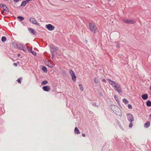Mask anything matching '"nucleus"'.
<instances>
[{
  "instance_id": "a19ab883",
  "label": "nucleus",
  "mask_w": 151,
  "mask_h": 151,
  "mask_svg": "<svg viewBox=\"0 0 151 151\" xmlns=\"http://www.w3.org/2000/svg\"><path fill=\"white\" fill-rule=\"evenodd\" d=\"M82 136H83V137H85V136H86V135H85V134H82Z\"/></svg>"
},
{
  "instance_id": "a18cd8bd",
  "label": "nucleus",
  "mask_w": 151,
  "mask_h": 151,
  "mask_svg": "<svg viewBox=\"0 0 151 151\" xmlns=\"http://www.w3.org/2000/svg\"><path fill=\"white\" fill-rule=\"evenodd\" d=\"M17 81L19 83V78H18L17 79Z\"/></svg>"
},
{
  "instance_id": "39448f33",
  "label": "nucleus",
  "mask_w": 151,
  "mask_h": 151,
  "mask_svg": "<svg viewBox=\"0 0 151 151\" xmlns=\"http://www.w3.org/2000/svg\"><path fill=\"white\" fill-rule=\"evenodd\" d=\"M46 27L48 30L50 31L53 30L55 28L54 27L50 24L46 25Z\"/></svg>"
},
{
  "instance_id": "aec40b11",
  "label": "nucleus",
  "mask_w": 151,
  "mask_h": 151,
  "mask_svg": "<svg viewBox=\"0 0 151 151\" xmlns=\"http://www.w3.org/2000/svg\"><path fill=\"white\" fill-rule=\"evenodd\" d=\"M6 37L5 36L2 37L1 38V40L2 42H4L6 41Z\"/></svg>"
},
{
  "instance_id": "2eb2a0df",
  "label": "nucleus",
  "mask_w": 151,
  "mask_h": 151,
  "mask_svg": "<svg viewBox=\"0 0 151 151\" xmlns=\"http://www.w3.org/2000/svg\"><path fill=\"white\" fill-rule=\"evenodd\" d=\"M27 4V3L26 2V1H23L22 2V3L20 5V6H24L26 5Z\"/></svg>"
},
{
  "instance_id": "79ce46f5",
  "label": "nucleus",
  "mask_w": 151,
  "mask_h": 151,
  "mask_svg": "<svg viewBox=\"0 0 151 151\" xmlns=\"http://www.w3.org/2000/svg\"><path fill=\"white\" fill-rule=\"evenodd\" d=\"M151 119V114L149 116V119Z\"/></svg>"
},
{
  "instance_id": "412c9836",
  "label": "nucleus",
  "mask_w": 151,
  "mask_h": 151,
  "mask_svg": "<svg viewBox=\"0 0 151 151\" xmlns=\"http://www.w3.org/2000/svg\"><path fill=\"white\" fill-rule=\"evenodd\" d=\"M48 82L47 80H45L43 81L41 83V84L42 85H46L47 84Z\"/></svg>"
},
{
  "instance_id": "c9c22d12",
  "label": "nucleus",
  "mask_w": 151,
  "mask_h": 151,
  "mask_svg": "<svg viewBox=\"0 0 151 151\" xmlns=\"http://www.w3.org/2000/svg\"><path fill=\"white\" fill-rule=\"evenodd\" d=\"M22 79V78H21V77H19V83H21Z\"/></svg>"
},
{
  "instance_id": "9b49d317",
  "label": "nucleus",
  "mask_w": 151,
  "mask_h": 151,
  "mask_svg": "<svg viewBox=\"0 0 151 151\" xmlns=\"http://www.w3.org/2000/svg\"><path fill=\"white\" fill-rule=\"evenodd\" d=\"M27 49L28 51L29 52H31L33 55H36V53L35 52L33 51H32V50H30L29 48V46H27Z\"/></svg>"
},
{
  "instance_id": "8fccbe9b",
  "label": "nucleus",
  "mask_w": 151,
  "mask_h": 151,
  "mask_svg": "<svg viewBox=\"0 0 151 151\" xmlns=\"http://www.w3.org/2000/svg\"><path fill=\"white\" fill-rule=\"evenodd\" d=\"M17 18H18V19H19V16H18V17H17Z\"/></svg>"
},
{
  "instance_id": "4c0bfd02",
  "label": "nucleus",
  "mask_w": 151,
  "mask_h": 151,
  "mask_svg": "<svg viewBox=\"0 0 151 151\" xmlns=\"http://www.w3.org/2000/svg\"><path fill=\"white\" fill-rule=\"evenodd\" d=\"M102 81L103 82H104L105 83H106V80L105 79H103Z\"/></svg>"
},
{
  "instance_id": "ea45409f",
  "label": "nucleus",
  "mask_w": 151,
  "mask_h": 151,
  "mask_svg": "<svg viewBox=\"0 0 151 151\" xmlns=\"http://www.w3.org/2000/svg\"><path fill=\"white\" fill-rule=\"evenodd\" d=\"M25 1H26V2L27 3L28 2L31 1V0H26Z\"/></svg>"
},
{
  "instance_id": "e433bc0d",
  "label": "nucleus",
  "mask_w": 151,
  "mask_h": 151,
  "mask_svg": "<svg viewBox=\"0 0 151 151\" xmlns=\"http://www.w3.org/2000/svg\"><path fill=\"white\" fill-rule=\"evenodd\" d=\"M14 2L17 3L19 1V0H14Z\"/></svg>"
},
{
  "instance_id": "c85d7f7f",
  "label": "nucleus",
  "mask_w": 151,
  "mask_h": 151,
  "mask_svg": "<svg viewBox=\"0 0 151 151\" xmlns=\"http://www.w3.org/2000/svg\"><path fill=\"white\" fill-rule=\"evenodd\" d=\"M116 114L117 115H118V116H122V113H121V112H119H119H118V113H116Z\"/></svg>"
},
{
  "instance_id": "cd10ccee",
  "label": "nucleus",
  "mask_w": 151,
  "mask_h": 151,
  "mask_svg": "<svg viewBox=\"0 0 151 151\" xmlns=\"http://www.w3.org/2000/svg\"><path fill=\"white\" fill-rule=\"evenodd\" d=\"M3 9L4 10V11L8 12L9 11L8 8L6 6Z\"/></svg>"
},
{
  "instance_id": "b1692460",
  "label": "nucleus",
  "mask_w": 151,
  "mask_h": 151,
  "mask_svg": "<svg viewBox=\"0 0 151 151\" xmlns=\"http://www.w3.org/2000/svg\"><path fill=\"white\" fill-rule=\"evenodd\" d=\"M123 102L126 104L129 102L127 100L125 99H123Z\"/></svg>"
},
{
  "instance_id": "09e8293b",
  "label": "nucleus",
  "mask_w": 151,
  "mask_h": 151,
  "mask_svg": "<svg viewBox=\"0 0 151 151\" xmlns=\"http://www.w3.org/2000/svg\"><path fill=\"white\" fill-rule=\"evenodd\" d=\"M19 53H18L17 54V56H19Z\"/></svg>"
},
{
  "instance_id": "c756f323",
  "label": "nucleus",
  "mask_w": 151,
  "mask_h": 151,
  "mask_svg": "<svg viewBox=\"0 0 151 151\" xmlns=\"http://www.w3.org/2000/svg\"><path fill=\"white\" fill-rule=\"evenodd\" d=\"M19 62L18 61H17V63H13V65L15 66H17V64H19L18 63Z\"/></svg>"
},
{
  "instance_id": "f3484780",
  "label": "nucleus",
  "mask_w": 151,
  "mask_h": 151,
  "mask_svg": "<svg viewBox=\"0 0 151 151\" xmlns=\"http://www.w3.org/2000/svg\"><path fill=\"white\" fill-rule=\"evenodd\" d=\"M146 105L147 106L150 107L151 106V101L148 100L146 103Z\"/></svg>"
},
{
  "instance_id": "58836bf2",
  "label": "nucleus",
  "mask_w": 151,
  "mask_h": 151,
  "mask_svg": "<svg viewBox=\"0 0 151 151\" xmlns=\"http://www.w3.org/2000/svg\"><path fill=\"white\" fill-rule=\"evenodd\" d=\"M4 10L3 9V10L1 11V13L2 14H4Z\"/></svg>"
},
{
  "instance_id": "5701e85b",
  "label": "nucleus",
  "mask_w": 151,
  "mask_h": 151,
  "mask_svg": "<svg viewBox=\"0 0 151 151\" xmlns=\"http://www.w3.org/2000/svg\"><path fill=\"white\" fill-rule=\"evenodd\" d=\"M79 88L81 91H83L84 88H83V86H82V84H79Z\"/></svg>"
},
{
  "instance_id": "7ed1b4c3",
  "label": "nucleus",
  "mask_w": 151,
  "mask_h": 151,
  "mask_svg": "<svg viewBox=\"0 0 151 151\" xmlns=\"http://www.w3.org/2000/svg\"><path fill=\"white\" fill-rule=\"evenodd\" d=\"M50 49L52 57H53L54 54L53 52L57 51L58 48L57 47H55L54 45H52L50 46Z\"/></svg>"
},
{
  "instance_id": "1a4fd4ad",
  "label": "nucleus",
  "mask_w": 151,
  "mask_h": 151,
  "mask_svg": "<svg viewBox=\"0 0 151 151\" xmlns=\"http://www.w3.org/2000/svg\"><path fill=\"white\" fill-rule=\"evenodd\" d=\"M50 88L49 86H44L42 87V89L45 91H48L50 90Z\"/></svg>"
},
{
  "instance_id": "f8f14e48",
  "label": "nucleus",
  "mask_w": 151,
  "mask_h": 151,
  "mask_svg": "<svg viewBox=\"0 0 151 151\" xmlns=\"http://www.w3.org/2000/svg\"><path fill=\"white\" fill-rule=\"evenodd\" d=\"M12 45L15 48H17L18 49H19V47H18V44L15 42H14L12 43Z\"/></svg>"
},
{
  "instance_id": "ddd939ff",
  "label": "nucleus",
  "mask_w": 151,
  "mask_h": 151,
  "mask_svg": "<svg viewBox=\"0 0 151 151\" xmlns=\"http://www.w3.org/2000/svg\"><path fill=\"white\" fill-rule=\"evenodd\" d=\"M141 96L142 98L144 100H145L148 98V95L147 94L142 95Z\"/></svg>"
},
{
  "instance_id": "423d86ee",
  "label": "nucleus",
  "mask_w": 151,
  "mask_h": 151,
  "mask_svg": "<svg viewBox=\"0 0 151 151\" xmlns=\"http://www.w3.org/2000/svg\"><path fill=\"white\" fill-rule=\"evenodd\" d=\"M29 21L32 23L34 24H36L38 25H39V23L37 22L35 18H31L29 19Z\"/></svg>"
},
{
  "instance_id": "473e14b6",
  "label": "nucleus",
  "mask_w": 151,
  "mask_h": 151,
  "mask_svg": "<svg viewBox=\"0 0 151 151\" xmlns=\"http://www.w3.org/2000/svg\"><path fill=\"white\" fill-rule=\"evenodd\" d=\"M24 19V18L22 17L19 16V21H22Z\"/></svg>"
},
{
  "instance_id": "393cba45",
  "label": "nucleus",
  "mask_w": 151,
  "mask_h": 151,
  "mask_svg": "<svg viewBox=\"0 0 151 151\" xmlns=\"http://www.w3.org/2000/svg\"><path fill=\"white\" fill-rule=\"evenodd\" d=\"M94 82L96 83H99V80L98 78H95L94 79Z\"/></svg>"
},
{
  "instance_id": "7c9ffc66",
  "label": "nucleus",
  "mask_w": 151,
  "mask_h": 151,
  "mask_svg": "<svg viewBox=\"0 0 151 151\" xmlns=\"http://www.w3.org/2000/svg\"><path fill=\"white\" fill-rule=\"evenodd\" d=\"M133 126V124L132 122H130L129 124V127L130 128H131Z\"/></svg>"
},
{
  "instance_id": "a211bd4d",
  "label": "nucleus",
  "mask_w": 151,
  "mask_h": 151,
  "mask_svg": "<svg viewBox=\"0 0 151 151\" xmlns=\"http://www.w3.org/2000/svg\"><path fill=\"white\" fill-rule=\"evenodd\" d=\"M42 70L45 72H47V69L45 66H43L42 68Z\"/></svg>"
},
{
  "instance_id": "6e6552de",
  "label": "nucleus",
  "mask_w": 151,
  "mask_h": 151,
  "mask_svg": "<svg viewBox=\"0 0 151 151\" xmlns=\"http://www.w3.org/2000/svg\"><path fill=\"white\" fill-rule=\"evenodd\" d=\"M19 49L22 50L25 52L27 51V49L25 46L22 44H19Z\"/></svg>"
},
{
  "instance_id": "0eeeda50",
  "label": "nucleus",
  "mask_w": 151,
  "mask_h": 151,
  "mask_svg": "<svg viewBox=\"0 0 151 151\" xmlns=\"http://www.w3.org/2000/svg\"><path fill=\"white\" fill-rule=\"evenodd\" d=\"M28 30L31 33L34 35L37 34L36 31L33 29L31 28H28Z\"/></svg>"
},
{
  "instance_id": "bb28decb",
  "label": "nucleus",
  "mask_w": 151,
  "mask_h": 151,
  "mask_svg": "<svg viewBox=\"0 0 151 151\" xmlns=\"http://www.w3.org/2000/svg\"><path fill=\"white\" fill-rule=\"evenodd\" d=\"M0 6L1 7H3V8H4L6 6L4 4H0Z\"/></svg>"
},
{
  "instance_id": "de8ad7c7",
  "label": "nucleus",
  "mask_w": 151,
  "mask_h": 151,
  "mask_svg": "<svg viewBox=\"0 0 151 151\" xmlns=\"http://www.w3.org/2000/svg\"><path fill=\"white\" fill-rule=\"evenodd\" d=\"M150 90H151V86H150Z\"/></svg>"
},
{
  "instance_id": "2f4dec72",
  "label": "nucleus",
  "mask_w": 151,
  "mask_h": 151,
  "mask_svg": "<svg viewBox=\"0 0 151 151\" xmlns=\"http://www.w3.org/2000/svg\"><path fill=\"white\" fill-rule=\"evenodd\" d=\"M128 107L129 109H131L132 108V106L131 105L129 104L128 105Z\"/></svg>"
},
{
  "instance_id": "4be33fe9",
  "label": "nucleus",
  "mask_w": 151,
  "mask_h": 151,
  "mask_svg": "<svg viewBox=\"0 0 151 151\" xmlns=\"http://www.w3.org/2000/svg\"><path fill=\"white\" fill-rule=\"evenodd\" d=\"M114 98L116 101L117 103H118V104L119 105H120V104L119 103V99L118 97H116V95L114 96Z\"/></svg>"
},
{
  "instance_id": "6ab92c4d",
  "label": "nucleus",
  "mask_w": 151,
  "mask_h": 151,
  "mask_svg": "<svg viewBox=\"0 0 151 151\" xmlns=\"http://www.w3.org/2000/svg\"><path fill=\"white\" fill-rule=\"evenodd\" d=\"M72 77V79L74 81H76V76H75V74L71 76Z\"/></svg>"
},
{
  "instance_id": "37998d69",
  "label": "nucleus",
  "mask_w": 151,
  "mask_h": 151,
  "mask_svg": "<svg viewBox=\"0 0 151 151\" xmlns=\"http://www.w3.org/2000/svg\"><path fill=\"white\" fill-rule=\"evenodd\" d=\"M99 95L100 96H102V94L101 93H99Z\"/></svg>"
},
{
  "instance_id": "dca6fc26",
  "label": "nucleus",
  "mask_w": 151,
  "mask_h": 151,
  "mask_svg": "<svg viewBox=\"0 0 151 151\" xmlns=\"http://www.w3.org/2000/svg\"><path fill=\"white\" fill-rule=\"evenodd\" d=\"M150 125V122H148L144 124V126L146 128L149 127Z\"/></svg>"
},
{
  "instance_id": "f03ea898",
  "label": "nucleus",
  "mask_w": 151,
  "mask_h": 151,
  "mask_svg": "<svg viewBox=\"0 0 151 151\" xmlns=\"http://www.w3.org/2000/svg\"><path fill=\"white\" fill-rule=\"evenodd\" d=\"M89 27L91 31L94 34L96 33L98 31L96 26L91 23H89Z\"/></svg>"
},
{
  "instance_id": "f704fd0d",
  "label": "nucleus",
  "mask_w": 151,
  "mask_h": 151,
  "mask_svg": "<svg viewBox=\"0 0 151 151\" xmlns=\"http://www.w3.org/2000/svg\"><path fill=\"white\" fill-rule=\"evenodd\" d=\"M92 105L93 106H98L97 105H96V103H93Z\"/></svg>"
},
{
  "instance_id": "72a5a7b5",
  "label": "nucleus",
  "mask_w": 151,
  "mask_h": 151,
  "mask_svg": "<svg viewBox=\"0 0 151 151\" xmlns=\"http://www.w3.org/2000/svg\"><path fill=\"white\" fill-rule=\"evenodd\" d=\"M116 47L117 48H119L120 47V44L119 43H117L116 45Z\"/></svg>"
},
{
  "instance_id": "a878e982",
  "label": "nucleus",
  "mask_w": 151,
  "mask_h": 151,
  "mask_svg": "<svg viewBox=\"0 0 151 151\" xmlns=\"http://www.w3.org/2000/svg\"><path fill=\"white\" fill-rule=\"evenodd\" d=\"M69 73L71 76H72V75H73V74H75L73 71L71 70H70Z\"/></svg>"
},
{
  "instance_id": "c03bdc74",
  "label": "nucleus",
  "mask_w": 151,
  "mask_h": 151,
  "mask_svg": "<svg viewBox=\"0 0 151 151\" xmlns=\"http://www.w3.org/2000/svg\"><path fill=\"white\" fill-rule=\"evenodd\" d=\"M49 67H50V68H52L53 66L52 65H51L50 66H49Z\"/></svg>"
},
{
  "instance_id": "4468645a",
  "label": "nucleus",
  "mask_w": 151,
  "mask_h": 151,
  "mask_svg": "<svg viewBox=\"0 0 151 151\" xmlns=\"http://www.w3.org/2000/svg\"><path fill=\"white\" fill-rule=\"evenodd\" d=\"M75 133L76 134H79L80 133V132L77 127H75L74 129Z\"/></svg>"
},
{
  "instance_id": "20e7f679",
  "label": "nucleus",
  "mask_w": 151,
  "mask_h": 151,
  "mask_svg": "<svg viewBox=\"0 0 151 151\" xmlns=\"http://www.w3.org/2000/svg\"><path fill=\"white\" fill-rule=\"evenodd\" d=\"M127 119L130 122H132L134 121V118L133 115L130 113H128L127 114Z\"/></svg>"
},
{
  "instance_id": "9d476101",
  "label": "nucleus",
  "mask_w": 151,
  "mask_h": 151,
  "mask_svg": "<svg viewBox=\"0 0 151 151\" xmlns=\"http://www.w3.org/2000/svg\"><path fill=\"white\" fill-rule=\"evenodd\" d=\"M123 20L127 24H134L135 23V22L132 20Z\"/></svg>"
},
{
  "instance_id": "f257e3e1",
  "label": "nucleus",
  "mask_w": 151,
  "mask_h": 151,
  "mask_svg": "<svg viewBox=\"0 0 151 151\" xmlns=\"http://www.w3.org/2000/svg\"><path fill=\"white\" fill-rule=\"evenodd\" d=\"M107 80L109 81V83L111 85L112 87H114L115 90L117 92L119 93H120L121 92L122 90L121 86L117 83L111 80L110 79H107Z\"/></svg>"
},
{
  "instance_id": "3c124183",
  "label": "nucleus",
  "mask_w": 151,
  "mask_h": 151,
  "mask_svg": "<svg viewBox=\"0 0 151 151\" xmlns=\"http://www.w3.org/2000/svg\"><path fill=\"white\" fill-rule=\"evenodd\" d=\"M6 1H7V0H5Z\"/></svg>"
},
{
  "instance_id": "49530a36",
  "label": "nucleus",
  "mask_w": 151,
  "mask_h": 151,
  "mask_svg": "<svg viewBox=\"0 0 151 151\" xmlns=\"http://www.w3.org/2000/svg\"><path fill=\"white\" fill-rule=\"evenodd\" d=\"M113 107V106H110V108L111 109H112V107Z\"/></svg>"
}]
</instances>
